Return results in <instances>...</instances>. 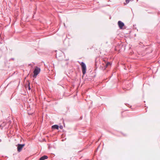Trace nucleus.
<instances>
[{"label":"nucleus","mask_w":160,"mask_h":160,"mask_svg":"<svg viewBox=\"0 0 160 160\" xmlns=\"http://www.w3.org/2000/svg\"><path fill=\"white\" fill-rule=\"evenodd\" d=\"M80 65L81 66V69L83 75L85 74L86 73V64L83 62H79Z\"/></svg>","instance_id":"1"},{"label":"nucleus","mask_w":160,"mask_h":160,"mask_svg":"<svg viewBox=\"0 0 160 160\" xmlns=\"http://www.w3.org/2000/svg\"><path fill=\"white\" fill-rule=\"evenodd\" d=\"M40 68L36 66L33 71V77L36 78L38 75L40 73Z\"/></svg>","instance_id":"2"},{"label":"nucleus","mask_w":160,"mask_h":160,"mask_svg":"<svg viewBox=\"0 0 160 160\" xmlns=\"http://www.w3.org/2000/svg\"><path fill=\"white\" fill-rule=\"evenodd\" d=\"M6 124V122H3L2 123L0 124V129L1 130L6 129L8 128Z\"/></svg>","instance_id":"3"},{"label":"nucleus","mask_w":160,"mask_h":160,"mask_svg":"<svg viewBox=\"0 0 160 160\" xmlns=\"http://www.w3.org/2000/svg\"><path fill=\"white\" fill-rule=\"evenodd\" d=\"M25 146L24 144H18V145L17 149L18 151V152H20L22 150V148Z\"/></svg>","instance_id":"4"},{"label":"nucleus","mask_w":160,"mask_h":160,"mask_svg":"<svg viewBox=\"0 0 160 160\" xmlns=\"http://www.w3.org/2000/svg\"><path fill=\"white\" fill-rule=\"evenodd\" d=\"M118 25L119 28L120 29H122L123 28V27L124 26V24L121 21H119L118 22Z\"/></svg>","instance_id":"5"},{"label":"nucleus","mask_w":160,"mask_h":160,"mask_svg":"<svg viewBox=\"0 0 160 160\" xmlns=\"http://www.w3.org/2000/svg\"><path fill=\"white\" fill-rule=\"evenodd\" d=\"M52 128L53 129H58L59 126L57 125H54L52 126Z\"/></svg>","instance_id":"6"},{"label":"nucleus","mask_w":160,"mask_h":160,"mask_svg":"<svg viewBox=\"0 0 160 160\" xmlns=\"http://www.w3.org/2000/svg\"><path fill=\"white\" fill-rule=\"evenodd\" d=\"M48 158V157L47 156H43L42 157H41L40 158L39 160H44L45 159H47Z\"/></svg>","instance_id":"7"},{"label":"nucleus","mask_w":160,"mask_h":160,"mask_svg":"<svg viewBox=\"0 0 160 160\" xmlns=\"http://www.w3.org/2000/svg\"><path fill=\"white\" fill-rule=\"evenodd\" d=\"M111 65V63L110 62H108L105 65H103V66H104V68H102V69H106V68L107 67L108 65Z\"/></svg>","instance_id":"8"},{"label":"nucleus","mask_w":160,"mask_h":160,"mask_svg":"<svg viewBox=\"0 0 160 160\" xmlns=\"http://www.w3.org/2000/svg\"><path fill=\"white\" fill-rule=\"evenodd\" d=\"M30 83H28V89L29 90H30V89H31L30 86Z\"/></svg>","instance_id":"9"},{"label":"nucleus","mask_w":160,"mask_h":160,"mask_svg":"<svg viewBox=\"0 0 160 160\" xmlns=\"http://www.w3.org/2000/svg\"><path fill=\"white\" fill-rule=\"evenodd\" d=\"M59 128L61 129H62L63 128V126H62V125H60V126H59Z\"/></svg>","instance_id":"10"},{"label":"nucleus","mask_w":160,"mask_h":160,"mask_svg":"<svg viewBox=\"0 0 160 160\" xmlns=\"http://www.w3.org/2000/svg\"><path fill=\"white\" fill-rule=\"evenodd\" d=\"M42 140H45V139H43Z\"/></svg>","instance_id":"11"}]
</instances>
